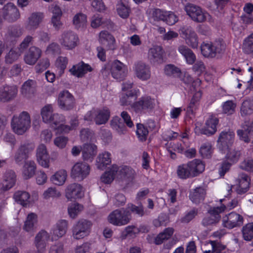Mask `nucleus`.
<instances>
[{
	"label": "nucleus",
	"mask_w": 253,
	"mask_h": 253,
	"mask_svg": "<svg viewBox=\"0 0 253 253\" xmlns=\"http://www.w3.org/2000/svg\"><path fill=\"white\" fill-rule=\"evenodd\" d=\"M4 18L10 22H14L20 19L21 15L17 6L13 3L9 2L2 8Z\"/></svg>",
	"instance_id": "14"
},
{
	"label": "nucleus",
	"mask_w": 253,
	"mask_h": 253,
	"mask_svg": "<svg viewBox=\"0 0 253 253\" xmlns=\"http://www.w3.org/2000/svg\"><path fill=\"white\" fill-rule=\"evenodd\" d=\"M226 210V207L221 205L220 207H211L208 211L207 214L203 219L202 224L205 227L213 225L218 223L220 219V213Z\"/></svg>",
	"instance_id": "7"
},
{
	"label": "nucleus",
	"mask_w": 253,
	"mask_h": 253,
	"mask_svg": "<svg viewBox=\"0 0 253 253\" xmlns=\"http://www.w3.org/2000/svg\"><path fill=\"white\" fill-rule=\"evenodd\" d=\"M99 41L108 49H116V40L115 38L106 31H103L99 34Z\"/></svg>",
	"instance_id": "25"
},
{
	"label": "nucleus",
	"mask_w": 253,
	"mask_h": 253,
	"mask_svg": "<svg viewBox=\"0 0 253 253\" xmlns=\"http://www.w3.org/2000/svg\"><path fill=\"white\" fill-rule=\"evenodd\" d=\"M92 70V68L88 64H85L81 61L78 64L74 65L70 72L71 74L78 78L83 77L87 72H91Z\"/></svg>",
	"instance_id": "29"
},
{
	"label": "nucleus",
	"mask_w": 253,
	"mask_h": 253,
	"mask_svg": "<svg viewBox=\"0 0 253 253\" xmlns=\"http://www.w3.org/2000/svg\"><path fill=\"white\" fill-rule=\"evenodd\" d=\"M136 133L139 140L144 141L146 140L148 134V129L143 124H137Z\"/></svg>",
	"instance_id": "56"
},
{
	"label": "nucleus",
	"mask_w": 253,
	"mask_h": 253,
	"mask_svg": "<svg viewBox=\"0 0 253 253\" xmlns=\"http://www.w3.org/2000/svg\"><path fill=\"white\" fill-rule=\"evenodd\" d=\"M30 196L29 193L26 191H18L14 193L13 198L17 203L25 206L29 204Z\"/></svg>",
	"instance_id": "45"
},
{
	"label": "nucleus",
	"mask_w": 253,
	"mask_h": 253,
	"mask_svg": "<svg viewBox=\"0 0 253 253\" xmlns=\"http://www.w3.org/2000/svg\"><path fill=\"white\" fill-rule=\"evenodd\" d=\"M11 126L14 132L18 135H22L31 126V117L26 111H23L19 115L13 116Z\"/></svg>",
	"instance_id": "2"
},
{
	"label": "nucleus",
	"mask_w": 253,
	"mask_h": 253,
	"mask_svg": "<svg viewBox=\"0 0 253 253\" xmlns=\"http://www.w3.org/2000/svg\"><path fill=\"white\" fill-rule=\"evenodd\" d=\"M36 165L33 161L25 162L23 168L22 174L25 179H29L33 177L35 173Z\"/></svg>",
	"instance_id": "39"
},
{
	"label": "nucleus",
	"mask_w": 253,
	"mask_h": 253,
	"mask_svg": "<svg viewBox=\"0 0 253 253\" xmlns=\"http://www.w3.org/2000/svg\"><path fill=\"white\" fill-rule=\"evenodd\" d=\"M243 222V216L235 212H231L225 215L222 218L223 226L230 229L241 226Z\"/></svg>",
	"instance_id": "10"
},
{
	"label": "nucleus",
	"mask_w": 253,
	"mask_h": 253,
	"mask_svg": "<svg viewBox=\"0 0 253 253\" xmlns=\"http://www.w3.org/2000/svg\"><path fill=\"white\" fill-rule=\"evenodd\" d=\"M42 53V50L40 48L36 46H32L25 52L24 60L27 64L33 65L41 58Z\"/></svg>",
	"instance_id": "18"
},
{
	"label": "nucleus",
	"mask_w": 253,
	"mask_h": 253,
	"mask_svg": "<svg viewBox=\"0 0 253 253\" xmlns=\"http://www.w3.org/2000/svg\"><path fill=\"white\" fill-rule=\"evenodd\" d=\"M111 126L119 134L124 133L126 130L125 123L118 116L113 118L111 122Z\"/></svg>",
	"instance_id": "44"
},
{
	"label": "nucleus",
	"mask_w": 253,
	"mask_h": 253,
	"mask_svg": "<svg viewBox=\"0 0 253 253\" xmlns=\"http://www.w3.org/2000/svg\"><path fill=\"white\" fill-rule=\"evenodd\" d=\"M118 14L123 19H126L129 15L130 8L127 2L120 0L116 5Z\"/></svg>",
	"instance_id": "42"
},
{
	"label": "nucleus",
	"mask_w": 253,
	"mask_h": 253,
	"mask_svg": "<svg viewBox=\"0 0 253 253\" xmlns=\"http://www.w3.org/2000/svg\"><path fill=\"white\" fill-rule=\"evenodd\" d=\"M61 45L66 49L71 50L77 46L79 40L78 36L71 31H64L59 39Z\"/></svg>",
	"instance_id": "9"
},
{
	"label": "nucleus",
	"mask_w": 253,
	"mask_h": 253,
	"mask_svg": "<svg viewBox=\"0 0 253 253\" xmlns=\"http://www.w3.org/2000/svg\"><path fill=\"white\" fill-rule=\"evenodd\" d=\"M202 54L205 57H213L217 52H219L218 48H216L211 43L203 42L201 45Z\"/></svg>",
	"instance_id": "40"
},
{
	"label": "nucleus",
	"mask_w": 253,
	"mask_h": 253,
	"mask_svg": "<svg viewBox=\"0 0 253 253\" xmlns=\"http://www.w3.org/2000/svg\"><path fill=\"white\" fill-rule=\"evenodd\" d=\"M134 70L136 76L142 81L148 80L151 77L150 67L144 62L137 63Z\"/></svg>",
	"instance_id": "22"
},
{
	"label": "nucleus",
	"mask_w": 253,
	"mask_h": 253,
	"mask_svg": "<svg viewBox=\"0 0 253 253\" xmlns=\"http://www.w3.org/2000/svg\"><path fill=\"white\" fill-rule=\"evenodd\" d=\"M61 195V193L55 188L49 187L44 192L43 197L45 199H48L50 198H58Z\"/></svg>",
	"instance_id": "60"
},
{
	"label": "nucleus",
	"mask_w": 253,
	"mask_h": 253,
	"mask_svg": "<svg viewBox=\"0 0 253 253\" xmlns=\"http://www.w3.org/2000/svg\"><path fill=\"white\" fill-rule=\"evenodd\" d=\"M82 210V205L79 204H72L68 207V213L71 218H74Z\"/></svg>",
	"instance_id": "61"
},
{
	"label": "nucleus",
	"mask_w": 253,
	"mask_h": 253,
	"mask_svg": "<svg viewBox=\"0 0 253 253\" xmlns=\"http://www.w3.org/2000/svg\"><path fill=\"white\" fill-rule=\"evenodd\" d=\"M235 134L231 130L222 131L219 134L217 142L223 147L228 148L234 142Z\"/></svg>",
	"instance_id": "26"
},
{
	"label": "nucleus",
	"mask_w": 253,
	"mask_h": 253,
	"mask_svg": "<svg viewBox=\"0 0 253 253\" xmlns=\"http://www.w3.org/2000/svg\"><path fill=\"white\" fill-rule=\"evenodd\" d=\"M242 233L245 240L251 241L253 239V222L248 223L243 226Z\"/></svg>",
	"instance_id": "52"
},
{
	"label": "nucleus",
	"mask_w": 253,
	"mask_h": 253,
	"mask_svg": "<svg viewBox=\"0 0 253 253\" xmlns=\"http://www.w3.org/2000/svg\"><path fill=\"white\" fill-rule=\"evenodd\" d=\"M125 209L129 210L130 213L136 214L140 216H142L145 214L144 207L141 204L137 206L133 204L128 203Z\"/></svg>",
	"instance_id": "58"
},
{
	"label": "nucleus",
	"mask_w": 253,
	"mask_h": 253,
	"mask_svg": "<svg viewBox=\"0 0 253 253\" xmlns=\"http://www.w3.org/2000/svg\"><path fill=\"white\" fill-rule=\"evenodd\" d=\"M58 105L62 110H71L75 106V99L73 95L68 90H63L58 95Z\"/></svg>",
	"instance_id": "12"
},
{
	"label": "nucleus",
	"mask_w": 253,
	"mask_h": 253,
	"mask_svg": "<svg viewBox=\"0 0 253 253\" xmlns=\"http://www.w3.org/2000/svg\"><path fill=\"white\" fill-rule=\"evenodd\" d=\"M35 148V145L33 143H25L21 144L14 155V160L16 164L21 165L24 160L28 158L30 153L32 152Z\"/></svg>",
	"instance_id": "13"
},
{
	"label": "nucleus",
	"mask_w": 253,
	"mask_h": 253,
	"mask_svg": "<svg viewBox=\"0 0 253 253\" xmlns=\"http://www.w3.org/2000/svg\"><path fill=\"white\" fill-rule=\"evenodd\" d=\"M118 170L117 165H113L110 169L105 172L101 177V181L106 184L111 183L114 179L115 175Z\"/></svg>",
	"instance_id": "46"
},
{
	"label": "nucleus",
	"mask_w": 253,
	"mask_h": 253,
	"mask_svg": "<svg viewBox=\"0 0 253 253\" xmlns=\"http://www.w3.org/2000/svg\"><path fill=\"white\" fill-rule=\"evenodd\" d=\"M244 51L247 53L253 54V33L246 38L243 44Z\"/></svg>",
	"instance_id": "57"
},
{
	"label": "nucleus",
	"mask_w": 253,
	"mask_h": 253,
	"mask_svg": "<svg viewBox=\"0 0 253 253\" xmlns=\"http://www.w3.org/2000/svg\"><path fill=\"white\" fill-rule=\"evenodd\" d=\"M111 154L104 152L100 154L96 159V166L98 169H104L111 163Z\"/></svg>",
	"instance_id": "37"
},
{
	"label": "nucleus",
	"mask_w": 253,
	"mask_h": 253,
	"mask_svg": "<svg viewBox=\"0 0 253 253\" xmlns=\"http://www.w3.org/2000/svg\"><path fill=\"white\" fill-rule=\"evenodd\" d=\"M119 172L120 178L126 185L131 182L134 177L135 171L129 167L124 166L122 167Z\"/></svg>",
	"instance_id": "33"
},
{
	"label": "nucleus",
	"mask_w": 253,
	"mask_h": 253,
	"mask_svg": "<svg viewBox=\"0 0 253 253\" xmlns=\"http://www.w3.org/2000/svg\"><path fill=\"white\" fill-rule=\"evenodd\" d=\"M202 97L201 91H198L195 92L193 94L191 101L187 108V111L188 113L193 114L196 109L197 104Z\"/></svg>",
	"instance_id": "53"
},
{
	"label": "nucleus",
	"mask_w": 253,
	"mask_h": 253,
	"mask_svg": "<svg viewBox=\"0 0 253 253\" xmlns=\"http://www.w3.org/2000/svg\"><path fill=\"white\" fill-rule=\"evenodd\" d=\"M205 164L199 159H194L179 165L176 169L178 178L187 179L197 177L205 170Z\"/></svg>",
	"instance_id": "1"
},
{
	"label": "nucleus",
	"mask_w": 253,
	"mask_h": 253,
	"mask_svg": "<svg viewBox=\"0 0 253 253\" xmlns=\"http://www.w3.org/2000/svg\"><path fill=\"white\" fill-rule=\"evenodd\" d=\"M218 122L216 117L211 116L207 120L204 127L201 129V133L208 136L214 134L216 131V126Z\"/></svg>",
	"instance_id": "28"
},
{
	"label": "nucleus",
	"mask_w": 253,
	"mask_h": 253,
	"mask_svg": "<svg viewBox=\"0 0 253 253\" xmlns=\"http://www.w3.org/2000/svg\"><path fill=\"white\" fill-rule=\"evenodd\" d=\"M67 177V172L65 170L61 169L57 171L51 177V180L55 185H62L65 182Z\"/></svg>",
	"instance_id": "47"
},
{
	"label": "nucleus",
	"mask_w": 253,
	"mask_h": 253,
	"mask_svg": "<svg viewBox=\"0 0 253 253\" xmlns=\"http://www.w3.org/2000/svg\"><path fill=\"white\" fill-rule=\"evenodd\" d=\"M181 34L183 35L186 43L193 48L198 45V40L197 34L190 26H184L180 29Z\"/></svg>",
	"instance_id": "16"
},
{
	"label": "nucleus",
	"mask_w": 253,
	"mask_h": 253,
	"mask_svg": "<svg viewBox=\"0 0 253 253\" xmlns=\"http://www.w3.org/2000/svg\"><path fill=\"white\" fill-rule=\"evenodd\" d=\"M66 198L70 200L81 199L84 196L82 186L78 183H72L69 185L65 190Z\"/></svg>",
	"instance_id": "19"
},
{
	"label": "nucleus",
	"mask_w": 253,
	"mask_h": 253,
	"mask_svg": "<svg viewBox=\"0 0 253 253\" xmlns=\"http://www.w3.org/2000/svg\"><path fill=\"white\" fill-rule=\"evenodd\" d=\"M242 129L237 130V133L240 140L249 143L253 135V119L252 121H245L241 125Z\"/></svg>",
	"instance_id": "15"
},
{
	"label": "nucleus",
	"mask_w": 253,
	"mask_h": 253,
	"mask_svg": "<svg viewBox=\"0 0 253 253\" xmlns=\"http://www.w3.org/2000/svg\"><path fill=\"white\" fill-rule=\"evenodd\" d=\"M38 222L37 215L34 213H29L25 221L23 229L28 232H33L35 230Z\"/></svg>",
	"instance_id": "36"
},
{
	"label": "nucleus",
	"mask_w": 253,
	"mask_h": 253,
	"mask_svg": "<svg viewBox=\"0 0 253 253\" xmlns=\"http://www.w3.org/2000/svg\"><path fill=\"white\" fill-rule=\"evenodd\" d=\"M49 239V234L45 230L39 232L35 237V244L38 251L44 250Z\"/></svg>",
	"instance_id": "31"
},
{
	"label": "nucleus",
	"mask_w": 253,
	"mask_h": 253,
	"mask_svg": "<svg viewBox=\"0 0 253 253\" xmlns=\"http://www.w3.org/2000/svg\"><path fill=\"white\" fill-rule=\"evenodd\" d=\"M43 15L41 12H33L28 18L26 28L28 30H34L38 28L42 22Z\"/></svg>",
	"instance_id": "32"
},
{
	"label": "nucleus",
	"mask_w": 253,
	"mask_h": 253,
	"mask_svg": "<svg viewBox=\"0 0 253 253\" xmlns=\"http://www.w3.org/2000/svg\"><path fill=\"white\" fill-rule=\"evenodd\" d=\"M206 195V190L201 187H197L190 191L189 198L196 204L203 202Z\"/></svg>",
	"instance_id": "34"
},
{
	"label": "nucleus",
	"mask_w": 253,
	"mask_h": 253,
	"mask_svg": "<svg viewBox=\"0 0 253 253\" xmlns=\"http://www.w3.org/2000/svg\"><path fill=\"white\" fill-rule=\"evenodd\" d=\"M36 82L33 80H28L22 85L21 92L25 96L29 97L35 91Z\"/></svg>",
	"instance_id": "43"
},
{
	"label": "nucleus",
	"mask_w": 253,
	"mask_h": 253,
	"mask_svg": "<svg viewBox=\"0 0 253 253\" xmlns=\"http://www.w3.org/2000/svg\"><path fill=\"white\" fill-rule=\"evenodd\" d=\"M138 89H134L123 93L120 98V102L122 105H128L132 104L133 100L137 97Z\"/></svg>",
	"instance_id": "41"
},
{
	"label": "nucleus",
	"mask_w": 253,
	"mask_h": 253,
	"mask_svg": "<svg viewBox=\"0 0 253 253\" xmlns=\"http://www.w3.org/2000/svg\"><path fill=\"white\" fill-rule=\"evenodd\" d=\"M240 167L249 172H253V159L247 158L240 163Z\"/></svg>",
	"instance_id": "64"
},
{
	"label": "nucleus",
	"mask_w": 253,
	"mask_h": 253,
	"mask_svg": "<svg viewBox=\"0 0 253 253\" xmlns=\"http://www.w3.org/2000/svg\"><path fill=\"white\" fill-rule=\"evenodd\" d=\"M37 159L39 164L45 168H48L49 166V156L46 146L41 144L37 149Z\"/></svg>",
	"instance_id": "21"
},
{
	"label": "nucleus",
	"mask_w": 253,
	"mask_h": 253,
	"mask_svg": "<svg viewBox=\"0 0 253 253\" xmlns=\"http://www.w3.org/2000/svg\"><path fill=\"white\" fill-rule=\"evenodd\" d=\"M97 153V147L93 144L85 143L83 146L82 157L84 161L92 162Z\"/></svg>",
	"instance_id": "30"
},
{
	"label": "nucleus",
	"mask_w": 253,
	"mask_h": 253,
	"mask_svg": "<svg viewBox=\"0 0 253 253\" xmlns=\"http://www.w3.org/2000/svg\"><path fill=\"white\" fill-rule=\"evenodd\" d=\"M251 179L246 173H241L238 176V188L237 191L239 194L246 192L249 188Z\"/></svg>",
	"instance_id": "35"
},
{
	"label": "nucleus",
	"mask_w": 253,
	"mask_h": 253,
	"mask_svg": "<svg viewBox=\"0 0 253 253\" xmlns=\"http://www.w3.org/2000/svg\"><path fill=\"white\" fill-rule=\"evenodd\" d=\"M154 106V99L147 96L141 97L131 105L132 109L136 113H141L144 111L152 110Z\"/></svg>",
	"instance_id": "11"
},
{
	"label": "nucleus",
	"mask_w": 253,
	"mask_h": 253,
	"mask_svg": "<svg viewBox=\"0 0 253 253\" xmlns=\"http://www.w3.org/2000/svg\"><path fill=\"white\" fill-rule=\"evenodd\" d=\"M178 51L184 56L187 63L192 65L196 61V55L194 52L185 45H180L178 48Z\"/></svg>",
	"instance_id": "38"
},
{
	"label": "nucleus",
	"mask_w": 253,
	"mask_h": 253,
	"mask_svg": "<svg viewBox=\"0 0 253 253\" xmlns=\"http://www.w3.org/2000/svg\"><path fill=\"white\" fill-rule=\"evenodd\" d=\"M240 111L242 117L252 115L253 113V101L249 99L245 100L242 104Z\"/></svg>",
	"instance_id": "50"
},
{
	"label": "nucleus",
	"mask_w": 253,
	"mask_h": 253,
	"mask_svg": "<svg viewBox=\"0 0 253 253\" xmlns=\"http://www.w3.org/2000/svg\"><path fill=\"white\" fill-rule=\"evenodd\" d=\"M163 53V48L160 46H155L151 48L148 53V58L150 62L153 65L162 63Z\"/></svg>",
	"instance_id": "24"
},
{
	"label": "nucleus",
	"mask_w": 253,
	"mask_h": 253,
	"mask_svg": "<svg viewBox=\"0 0 253 253\" xmlns=\"http://www.w3.org/2000/svg\"><path fill=\"white\" fill-rule=\"evenodd\" d=\"M16 86L5 85L0 87V101L9 102L13 99L17 94Z\"/></svg>",
	"instance_id": "17"
},
{
	"label": "nucleus",
	"mask_w": 253,
	"mask_h": 253,
	"mask_svg": "<svg viewBox=\"0 0 253 253\" xmlns=\"http://www.w3.org/2000/svg\"><path fill=\"white\" fill-rule=\"evenodd\" d=\"M86 16L82 13L76 14L73 19V24L77 29L84 27L86 25Z\"/></svg>",
	"instance_id": "55"
},
{
	"label": "nucleus",
	"mask_w": 253,
	"mask_h": 253,
	"mask_svg": "<svg viewBox=\"0 0 253 253\" xmlns=\"http://www.w3.org/2000/svg\"><path fill=\"white\" fill-rule=\"evenodd\" d=\"M110 116V110L107 108L102 109H92L88 111L84 116V119L87 121H94L96 125L106 124Z\"/></svg>",
	"instance_id": "3"
},
{
	"label": "nucleus",
	"mask_w": 253,
	"mask_h": 253,
	"mask_svg": "<svg viewBox=\"0 0 253 253\" xmlns=\"http://www.w3.org/2000/svg\"><path fill=\"white\" fill-rule=\"evenodd\" d=\"M89 166L84 163H77L72 168L71 174L74 177H85L89 173Z\"/></svg>",
	"instance_id": "27"
},
{
	"label": "nucleus",
	"mask_w": 253,
	"mask_h": 253,
	"mask_svg": "<svg viewBox=\"0 0 253 253\" xmlns=\"http://www.w3.org/2000/svg\"><path fill=\"white\" fill-rule=\"evenodd\" d=\"M200 153L203 158H210L212 153L211 145L209 143H204L200 147Z\"/></svg>",
	"instance_id": "62"
},
{
	"label": "nucleus",
	"mask_w": 253,
	"mask_h": 253,
	"mask_svg": "<svg viewBox=\"0 0 253 253\" xmlns=\"http://www.w3.org/2000/svg\"><path fill=\"white\" fill-rule=\"evenodd\" d=\"M187 15L195 22L202 23L211 17V15L200 6L188 3L185 6Z\"/></svg>",
	"instance_id": "6"
},
{
	"label": "nucleus",
	"mask_w": 253,
	"mask_h": 253,
	"mask_svg": "<svg viewBox=\"0 0 253 253\" xmlns=\"http://www.w3.org/2000/svg\"><path fill=\"white\" fill-rule=\"evenodd\" d=\"M68 62V60L66 57L60 56L57 59L56 61V66L59 70L60 75L64 73L65 69L66 68Z\"/></svg>",
	"instance_id": "59"
},
{
	"label": "nucleus",
	"mask_w": 253,
	"mask_h": 253,
	"mask_svg": "<svg viewBox=\"0 0 253 253\" xmlns=\"http://www.w3.org/2000/svg\"><path fill=\"white\" fill-rule=\"evenodd\" d=\"M130 212L124 208L116 210L111 212L108 216L109 222L116 226H123L127 224L131 220Z\"/></svg>",
	"instance_id": "4"
},
{
	"label": "nucleus",
	"mask_w": 253,
	"mask_h": 253,
	"mask_svg": "<svg viewBox=\"0 0 253 253\" xmlns=\"http://www.w3.org/2000/svg\"><path fill=\"white\" fill-rule=\"evenodd\" d=\"M106 70L110 71L112 77L120 81L123 80L127 74V67L118 60L106 65L104 69L102 70V73Z\"/></svg>",
	"instance_id": "5"
},
{
	"label": "nucleus",
	"mask_w": 253,
	"mask_h": 253,
	"mask_svg": "<svg viewBox=\"0 0 253 253\" xmlns=\"http://www.w3.org/2000/svg\"><path fill=\"white\" fill-rule=\"evenodd\" d=\"M21 53L16 48H11L5 55V62L7 64H12L18 59Z\"/></svg>",
	"instance_id": "54"
},
{
	"label": "nucleus",
	"mask_w": 253,
	"mask_h": 253,
	"mask_svg": "<svg viewBox=\"0 0 253 253\" xmlns=\"http://www.w3.org/2000/svg\"><path fill=\"white\" fill-rule=\"evenodd\" d=\"M241 155L240 151L236 149H230L226 155V158L233 163H236Z\"/></svg>",
	"instance_id": "63"
},
{
	"label": "nucleus",
	"mask_w": 253,
	"mask_h": 253,
	"mask_svg": "<svg viewBox=\"0 0 253 253\" xmlns=\"http://www.w3.org/2000/svg\"><path fill=\"white\" fill-rule=\"evenodd\" d=\"M53 107L50 104H48L42 107L41 111V115L43 122L48 123L54 115Z\"/></svg>",
	"instance_id": "48"
},
{
	"label": "nucleus",
	"mask_w": 253,
	"mask_h": 253,
	"mask_svg": "<svg viewBox=\"0 0 253 253\" xmlns=\"http://www.w3.org/2000/svg\"><path fill=\"white\" fill-rule=\"evenodd\" d=\"M68 228V222L66 220L61 219L57 221L52 229V239L57 240L64 236Z\"/></svg>",
	"instance_id": "20"
},
{
	"label": "nucleus",
	"mask_w": 253,
	"mask_h": 253,
	"mask_svg": "<svg viewBox=\"0 0 253 253\" xmlns=\"http://www.w3.org/2000/svg\"><path fill=\"white\" fill-rule=\"evenodd\" d=\"M211 246V250H205L204 253H222L225 251V246L217 241H210L206 246Z\"/></svg>",
	"instance_id": "49"
},
{
	"label": "nucleus",
	"mask_w": 253,
	"mask_h": 253,
	"mask_svg": "<svg viewBox=\"0 0 253 253\" xmlns=\"http://www.w3.org/2000/svg\"><path fill=\"white\" fill-rule=\"evenodd\" d=\"M174 232L172 228H167L164 231L159 233L157 237H156V244L160 245L165 240L169 239L172 236Z\"/></svg>",
	"instance_id": "51"
},
{
	"label": "nucleus",
	"mask_w": 253,
	"mask_h": 253,
	"mask_svg": "<svg viewBox=\"0 0 253 253\" xmlns=\"http://www.w3.org/2000/svg\"><path fill=\"white\" fill-rule=\"evenodd\" d=\"M16 182V174L15 172L11 169L7 170L4 173L1 183V189L3 191H7L15 185Z\"/></svg>",
	"instance_id": "23"
},
{
	"label": "nucleus",
	"mask_w": 253,
	"mask_h": 253,
	"mask_svg": "<svg viewBox=\"0 0 253 253\" xmlns=\"http://www.w3.org/2000/svg\"><path fill=\"white\" fill-rule=\"evenodd\" d=\"M92 224L85 219L79 220L73 227L72 233L74 239L79 240L89 235Z\"/></svg>",
	"instance_id": "8"
}]
</instances>
